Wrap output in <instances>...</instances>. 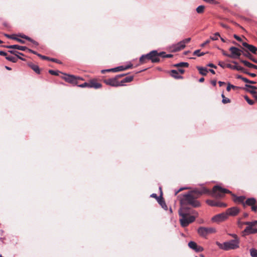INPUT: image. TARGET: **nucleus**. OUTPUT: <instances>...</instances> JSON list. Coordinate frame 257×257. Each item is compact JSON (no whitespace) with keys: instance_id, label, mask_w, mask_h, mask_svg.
<instances>
[{"instance_id":"f257e3e1","label":"nucleus","mask_w":257,"mask_h":257,"mask_svg":"<svg viewBox=\"0 0 257 257\" xmlns=\"http://www.w3.org/2000/svg\"><path fill=\"white\" fill-rule=\"evenodd\" d=\"M225 193L231 194V192L217 185L214 186L211 191L205 187L202 188L200 190L196 189L185 194L181 199V204H189L194 207H198L200 206V203L197 200V199L202 195L210 194L213 197L220 198L223 197Z\"/></svg>"},{"instance_id":"f03ea898","label":"nucleus","mask_w":257,"mask_h":257,"mask_svg":"<svg viewBox=\"0 0 257 257\" xmlns=\"http://www.w3.org/2000/svg\"><path fill=\"white\" fill-rule=\"evenodd\" d=\"M184 194L183 196H184ZM183 197H181L180 199L181 202V199ZM181 207L179 210V215L181 217L180 218V222L181 225L183 227H185L189 225V224L193 222L196 218L198 217V213L195 210L190 211L188 207H183V205L184 204H181ZM187 205H189L188 204Z\"/></svg>"},{"instance_id":"7ed1b4c3","label":"nucleus","mask_w":257,"mask_h":257,"mask_svg":"<svg viewBox=\"0 0 257 257\" xmlns=\"http://www.w3.org/2000/svg\"><path fill=\"white\" fill-rule=\"evenodd\" d=\"M160 54L156 50L151 51L149 53L142 55L140 58V63L141 64L147 63L151 61L152 63H158L160 61Z\"/></svg>"},{"instance_id":"20e7f679","label":"nucleus","mask_w":257,"mask_h":257,"mask_svg":"<svg viewBox=\"0 0 257 257\" xmlns=\"http://www.w3.org/2000/svg\"><path fill=\"white\" fill-rule=\"evenodd\" d=\"M239 241L237 240H230L229 241L224 242L223 243H221L218 241L216 242V244L219 248L224 250L238 248L239 247Z\"/></svg>"},{"instance_id":"39448f33","label":"nucleus","mask_w":257,"mask_h":257,"mask_svg":"<svg viewBox=\"0 0 257 257\" xmlns=\"http://www.w3.org/2000/svg\"><path fill=\"white\" fill-rule=\"evenodd\" d=\"M215 232V229L213 227H200L198 229V234L203 237H206L208 235Z\"/></svg>"},{"instance_id":"423d86ee","label":"nucleus","mask_w":257,"mask_h":257,"mask_svg":"<svg viewBox=\"0 0 257 257\" xmlns=\"http://www.w3.org/2000/svg\"><path fill=\"white\" fill-rule=\"evenodd\" d=\"M245 223V225H247V226L245 228V229L242 232L243 236L247 234H254L257 233V229L253 228V227L255 226L251 222L247 221Z\"/></svg>"},{"instance_id":"0eeeda50","label":"nucleus","mask_w":257,"mask_h":257,"mask_svg":"<svg viewBox=\"0 0 257 257\" xmlns=\"http://www.w3.org/2000/svg\"><path fill=\"white\" fill-rule=\"evenodd\" d=\"M119 76H115L114 78L105 79L104 82L108 85L111 86L117 87L120 86L121 84L119 83L118 81Z\"/></svg>"},{"instance_id":"6e6552de","label":"nucleus","mask_w":257,"mask_h":257,"mask_svg":"<svg viewBox=\"0 0 257 257\" xmlns=\"http://www.w3.org/2000/svg\"><path fill=\"white\" fill-rule=\"evenodd\" d=\"M231 194L233 197L232 200L235 203H240L244 208H246L247 204H245L246 198L244 196H237L232 193Z\"/></svg>"},{"instance_id":"1a4fd4ad","label":"nucleus","mask_w":257,"mask_h":257,"mask_svg":"<svg viewBox=\"0 0 257 257\" xmlns=\"http://www.w3.org/2000/svg\"><path fill=\"white\" fill-rule=\"evenodd\" d=\"M229 51L231 52V54L228 55V57L232 58H239L241 55L242 51L235 47H231L229 48Z\"/></svg>"},{"instance_id":"9d476101","label":"nucleus","mask_w":257,"mask_h":257,"mask_svg":"<svg viewBox=\"0 0 257 257\" xmlns=\"http://www.w3.org/2000/svg\"><path fill=\"white\" fill-rule=\"evenodd\" d=\"M227 218V214L225 212L215 215L212 218V221L215 222H220L226 220Z\"/></svg>"},{"instance_id":"9b49d317","label":"nucleus","mask_w":257,"mask_h":257,"mask_svg":"<svg viewBox=\"0 0 257 257\" xmlns=\"http://www.w3.org/2000/svg\"><path fill=\"white\" fill-rule=\"evenodd\" d=\"M245 204L247 206H251V210L253 212H256L257 211V204L256 201L254 198H249L245 200Z\"/></svg>"},{"instance_id":"f8f14e48","label":"nucleus","mask_w":257,"mask_h":257,"mask_svg":"<svg viewBox=\"0 0 257 257\" xmlns=\"http://www.w3.org/2000/svg\"><path fill=\"white\" fill-rule=\"evenodd\" d=\"M76 76L73 75H67L65 74L63 77V79L67 82L72 84L78 85V82H77Z\"/></svg>"},{"instance_id":"ddd939ff","label":"nucleus","mask_w":257,"mask_h":257,"mask_svg":"<svg viewBox=\"0 0 257 257\" xmlns=\"http://www.w3.org/2000/svg\"><path fill=\"white\" fill-rule=\"evenodd\" d=\"M225 212L227 214V217L228 216H235L240 212V209L237 207H232L228 208Z\"/></svg>"},{"instance_id":"4468645a","label":"nucleus","mask_w":257,"mask_h":257,"mask_svg":"<svg viewBox=\"0 0 257 257\" xmlns=\"http://www.w3.org/2000/svg\"><path fill=\"white\" fill-rule=\"evenodd\" d=\"M188 246L196 252H201L204 250L203 247L198 245L195 242L192 241L188 243Z\"/></svg>"},{"instance_id":"2eb2a0df","label":"nucleus","mask_w":257,"mask_h":257,"mask_svg":"<svg viewBox=\"0 0 257 257\" xmlns=\"http://www.w3.org/2000/svg\"><path fill=\"white\" fill-rule=\"evenodd\" d=\"M159 189L160 190V195L159 196V199L157 201L163 209H164L165 210H167L168 209V207L165 203L164 199L163 197V192L162 190V188L160 187Z\"/></svg>"},{"instance_id":"dca6fc26","label":"nucleus","mask_w":257,"mask_h":257,"mask_svg":"<svg viewBox=\"0 0 257 257\" xmlns=\"http://www.w3.org/2000/svg\"><path fill=\"white\" fill-rule=\"evenodd\" d=\"M185 47V45H184L181 41L178 43L177 44L173 45L171 47L172 52H176L180 51Z\"/></svg>"},{"instance_id":"f3484780","label":"nucleus","mask_w":257,"mask_h":257,"mask_svg":"<svg viewBox=\"0 0 257 257\" xmlns=\"http://www.w3.org/2000/svg\"><path fill=\"white\" fill-rule=\"evenodd\" d=\"M242 45L244 47L246 48L247 50H248L249 51H250L253 54H256L257 51V48H256L255 46L252 45L248 44L246 42H243Z\"/></svg>"},{"instance_id":"a211bd4d","label":"nucleus","mask_w":257,"mask_h":257,"mask_svg":"<svg viewBox=\"0 0 257 257\" xmlns=\"http://www.w3.org/2000/svg\"><path fill=\"white\" fill-rule=\"evenodd\" d=\"M90 88H94L95 89L101 87L102 85L100 83H98L96 80L92 79L89 81Z\"/></svg>"},{"instance_id":"6ab92c4d","label":"nucleus","mask_w":257,"mask_h":257,"mask_svg":"<svg viewBox=\"0 0 257 257\" xmlns=\"http://www.w3.org/2000/svg\"><path fill=\"white\" fill-rule=\"evenodd\" d=\"M5 47L9 49H16L21 51H26L28 48L26 46H19L18 45H13L5 46Z\"/></svg>"},{"instance_id":"aec40b11","label":"nucleus","mask_w":257,"mask_h":257,"mask_svg":"<svg viewBox=\"0 0 257 257\" xmlns=\"http://www.w3.org/2000/svg\"><path fill=\"white\" fill-rule=\"evenodd\" d=\"M123 70H124L123 66H118V67H115L114 68H112V69H110L102 70L101 72H102V73H104V72H106V71L107 72H118V71H123Z\"/></svg>"},{"instance_id":"412c9836","label":"nucleus","mask_w":257,"mask_h":257,"mask_svg":"<svg viewBox=\"0 0 257 257\" xmlns=\"http://www.w3.org/2000/svg\"><path fill=\"white\" fill-rule=\"evenodd\" d=\"M232 63L234 64L235 65H232L230 64H227L226 65V67L232 70H236L238 71H240V70H241V66H238L237 63L236 62L232 61Z\"/></svg>"},{"instance_id":"4be33fe9","label":"nucleus","mask_w":257,"mask_h":257,"mask_svg":"<svg viewBox=\"0 0 257 257\" xmlns=\"http://www.w3.org/2000/svg\"><path fill=\"white\" fill-rule=\"evenodd\" d=\"M171 75L175 79H182L183 77L179 74L177 70H172L171 71Z\"/></svg>"},{"instance_id":"5701e85b","label":"nucleus","mask_w":257,"mask_h":257,"mask_svg":"<svg viewBox=\"0 0 257 257\" xmlns=\"http://www.w3.org/2000/svg\"><path fill=\"white\" fill-rule=\"evenodd\" d=\"M134 79V76H130L125 77L123 79H122L120 81H119V83L121 84L120 86H123V84L124 83H128L132 81Z\"/></svg>"},{"instance_id":"b1692460","label":"nucleus","mask_w":257,"mask_h":257,"mask_svg":"<svg viewBox=\"0 0 257 257\" xmlns=\"http://www.w3.org/2000/svg\"><path fill=\"white\" fill-rule=\"evenodd\" d=\"M5 36L9 38L16 40L17 42L21 43V44H25V41L23 40L22 39H21L17 37H16L15 35H10L8 34H6Z\"/></svg>"},{"instance_id":"393cba45","label":"nucleus","mask_w":257,"mask_h":257,"mask_svg":"<svg viewBox=\"0 0 257 257\" xmlns=\"http://www.w3.org/2000/svg\"><path fill=\"white\" fill-rule=\"evenodd\" d=\"M240 62L243 63L245 66L249 67V68H252L255 69H257V66L255 65L246 60H240Z\"/></svg>"},{"instance_id":"a878e982","label":"nucleus","mask_w":257,"mask_h":257,"mask_svg":"<svg viewBox=\"0 0 257 257\" xmlns=\"http://www.w3.org/2000/svg\"><path fill=\"white\" fill-rule=\"evenodd\" d=\"M196 68L199 71V73L203 76H206L208 72V70L206 68H204L202 67L197 66Z\"/></svg>"},{"instance_id":"bb28decb","label":"nucleus","mask_w":257,"mask_h":257,"mask_svg":"<svg viewBox=\"0 0 257 257\" xmlns=\"http://www.w3.org/2000/svg\"><path fill=\"white\" fill-rule=\"evenodd\" d=\"M29 66L36 73H37L38 74H40V69L38 65L31 63V64H29Z\"/></svg>"},{"instance_id":"cd10ccee","label":"nucleus","mask_w":257,"mask_h":257,"mask_svg":"<svg viewBox=\"0 0 257 257\" xmlns=\"http://www.w3.org/2000/svg\"><path fill=\"white\" fill-rule=\"evenodd\" d=\"M243 55L248 58H249L250 60L253 61V62L257 63V59H255L249 53L246 52L244 53Z\"/></svg>"},{"instance_id":"c85d7f7f","label":"nucleus","mask_w":257,"mask_h":257,"mask_svg":"<svg viewBox=\"0 0 257 257\" xmlns=\"http://www.w3.org/2000/svg\"><path fill=\"white\" fill-rule=\"evenodd\" d=\"M175 67H188L189 64L187 62H181L174 65Z\"/></svg>"},{"instance_id":"c756f323","label":"nucleus","mask_w":257,"mask_h":257,"mask_svg":"<svg viewBox=\"0 0 257 257\" xmlns=\"http://www.w3.org/2000/svg\"><path fill=\"white\" fill-rule=\"evenodd\" d=\"M6 59L7 60H8V61H10L14 62V63H16L18 61V57H16V56H8V55L6 57Z\"/></svg>"},{"instance_id":"7c9ffc66","label":"nucleus","mask_w":257,"mask_h":257,"mask_svg":"<svg viewBox=\"0 0 257 257\" xmlns=\"http://www.w3.org/2000/svg\"><path fill=\"white\" fill-rule=\"evenodd\" d=\"M204 10H205V7L202 5L199 6L196 8V12L198 14L203 13L204 12Z\"/></svg>"},{"instance_id":"2f4dec72","label":"nucleus","mask_w":257,"mask_h":257,"mask_svg":"<svg viewBox=\"0 0 257 257\" xmlns=\"http://www.w3.org/2000/svg\"><path fill=\"white\" fill-rule=\"evenodd\" d=\"M221 97L222 98V102L223 104H226L230 102V100L229 98L226 97L223 93H222Z\"/></svg>"},{"instance_id":"473e14b6","label":"nucleus","mask_w":257,"mask_h":257,"mask_svg":"<svg viewBox=\"0 0 257 257\" xmlns=\"http://www.w3.org/2000/svg\"><path fill=\"white\" fill-rule=\"evenodd\" d=\"M232 88L234 90H236V89H238L239 87L237 86H234L233 85H232L230 83H228V85L227 86V88H226V90L229 92L230 91V89Z\"/></svg>"},{"instance_id":"72a5a7b5","label":"nucleus","mask_w":257,"mask_h":257,"mask_svg":"<svg viewBox=\"0 0 257 257\" xmlns=\"http://www.w3.org/2000/svg\"><path fill=\"white\" fill-rule=\"evenodd\" d=\"M217 202L213 200H207L206 203L210 206H217Z\"/></svg>"},{"instance_id":"f704fd0d","label":"nucleus","mask_w":257,"mask_h":257,"mask_svg":"<svg viewBox=\"0 0 257 257\" xmlns=\"http://www.w3.org/2000/svg\"><path fill=\"white\" fill-rule=\"evenodd\" d=\"M160 57L162 58H171L173 57L172 54H166L165 52H162L160 53Z\"/></svg>"},{"instance_id":"c9c22d12","label":"nucleus","mask_w":257,"mask_h":257,"mask_svg":"<svg viewBox=\"0 0 257 257\" xmlns=\"http://www.w3.org/2000/svg\"><path fill=\"white\" fill-rule=\"evenodd\" d=\"M244 98L249 105H253L254 104V101L249 99V98L247 95H245Z\"/></svg>"},{"instance_id":"e433bc0d","label":"nucleus","mask_w":257,"mask_h":257,"mask_svg":"<svg viewBox=\"0 0 257 257\" xmlns=\"http://www.w3.org/2000/svg\"><path fill=\"white\" fill-rule=\"evenodd\" d=\"M9 52H10V53L14 55L15 56H18V55H22V56H24V54L21 52H19L17 51H15V50H10L8 51Z\"/></svg>"},{"instance_id":"4c0bfd02","label":"nucleus","mask_w":257,"mask_h":257,"mask_svg":"<svg viewBox=\"0 0 257 257\" xmlns=\"http://www.w3.org/2000/svg\"><path fill=\"white\" fill-rule=\"evenodd\" d=\"M250 255L252 257H257V250L254 248H251L250 250Z\"/></svg>"},{"instance_id":"58836bf2","label":"nucleus","mask_w":257,"mask_h":257,"mask_svg":"<svg viewBox=\"0 0 257 257\" xmlns=\"http://www.w3.org/2000/svg\"><path fill=\"white\" fill-rule=\"evenodd\" d=\"M204 54H205V53L203 52H201L200 50H195L193 53L194 55H196L199 57L202 56L204 55Z\"/></svg>"},{"instance_id":"ea45409f","label":"nucleus","mask_w":257,"mask_h":257,"mask_svg":"<svg viewBox=\"0 0 257 257\" xmlns=\"http://www.w3.org/2000/svg\"><path fill=\"white\" fill-rule=\"evenodd\" d=\"M220 36V34L219 33L217 32L215 33L213 36L210 37V39H211L213 41L217 40Z\"/></svg>"},{"instance_id":"a19ab883","label":"nucleus","mask_w":257,"mask_h":257,"mask_svg":"<svg viewBox=\"0 0 257 257\" xmlns=\"http://www.w3.org/2000/svg\"><path fill=\"white\" fill-rule=\"evenodd\" d=\"M77 86L79 87H82V88H84V87L90 88L89 82H84L82 84H78V85H77Z\"/></svg>"},{"instance_id":"79ce46f5","label":"nucleus","mask_w":257,"mask_h":257,"mask_svg":"<svg viewBox=\"0 0 257 257\" xmlns=\"http://www.w3.org/2000/svg\"><path fill=\"white\" fill-rule=\"evenodd\" d=\"M246 91L247 92L250 93L252 95L253 97L254 96V95H255L256 94H257V92L255 90L246 89Z\"/></svg>"},{"instance_id":"37998d69","label":"nucleus","mask_w":257,"mask_h":257,"mask_svg":"<svg viewBox=\"0 0 257 257\" xmlns=\"http://www.w3.org/2000/svg\"><path fill=\"white\" fill-rule=\"evenodd\" d=\"M246 222L241 221V218H239L238 220L237 224L239 227L241 228L243 225H245Z\"/></svg>"},{"instance_id":"c03bdc74","label":"nucleus","mask_w":257,"mask_h":257,"mask_svg":"<svg viewBox=\"0 0 257 257\" xmlns=\"http://www.w3.org/2000/svg\"><path fill=\"white\" fill-rule=\"evenodd\" d=\"M245 86L246 87L251 89L250 90H253L256 91V90L257 89V87L255 86L250 85L249 84H245Z\"/></svg>"},{"instance_id":"a18cd8bd","label":"nucleus","mask_w":257,"mask_h":257,"mask_svg":"<svg viewBox=\"0 0 257 257\" xmlns=\"http://www.w3.org/2000/svg\"><path fill=\"white\" fill-rule=\"evenodd\" d=\"M38 56L43 60H47L50 61V58H49L48 57L42 55L41 54H38Z\"/></svg>"},{"instance_id":"49530a36","label":"nucleus","mask_w":257,"mask_h":257,"mask_svg":"<svg viewBox=\"0 0 257 257\" xmlns=\"http://www.w3.org/2000/svg\"><path fill=\"white\" fill-rule=\"evenodd\" d=\"M190 41H191V38H188L185 39L181 42L184 45H185L186 44L188 43L189 42H190Z\"/></svg>"},{"instance_id":"de8ad7c7","label":"nucleus","mask_w":257,"mask_h":257,"mask_svg":"<svg viewBox=\"0 0 257 257\" xmlns=\"http://www.w3.org/2000/svg\"><path fill=\"white\" fill-rule=\"evenodd\" d=\"M19 37H21L22 38L25 39L28 41L31 40V38L27 36H26L25 35H19Z\"/></svg>"},{"instance_id":"09e8293b","label":"nucleus","mask_w":257,"mask_h":257,"mask_svg":"<svg viewBox=\"0 0 257 257\" xmlns=\"http://www.w3.org/2000/svg\"><path fill=\"white\" fill-rule=\"evenodd\" d=\"M49 73L50 74H51V75H58V71H55L53 70H49Z\"/></svg>"},{"instance_id":"8fccbe9b","label":"nucleus","mask_w":257,"mask_h":257,"mask_svg":"<svg viewBox=\"0 0 257 257\" xmlns=\"http://www.w3.org/2000/svg\"><path fill=\"white\" fill-rule=\"evenodd\" d=\"M217 206L220 207H225L226 206V204L222 202H218Z\"/></svg>"},{"instance_id":"3c124183","label":"nucleus","mask_w":257,"mask_h":257,"mask_svg":"<svg viewBox=\"0 0 257 257\" xmlns=\"http://www.w3.org/2000/svg\"><path fill=\"white\" fill-rule=\"evenodd\" d=\"M231 236H232L233 238H234L233 240H237L238 241H239V239L237 235L235 234H229Z\"/></svg>"},{"instance_id":"603ef678","label":"nucleus","mask_w":257,"mask_h":257,"mask_svg":"<svg viewBox=\"0 0 257 257\" xmlns=\"http://www.w3.org/2000/svg\"><path fill=\"white\" fill-rule=\"evenodd\" d=\"M50 61L55 62V63H59V64L61 63V62H60V60H59L57 59H55V58H50Z\"/></svg>"},{"instance_id":"864d4df0","label":"nucleus","mask_w":257,"mask_h":257,"mask_svg":"<svg viewBox=\"0 0 257 257\" xmlns=\"http://www.w3.org/2000/svg\"><path fill=\"white\" fill-rule=\"evenodd\" d=\"M241 70H240V71H241L242 72L245 73V74H246L247 75L249 74V72H248L246 69H245L244 68L241 67Z\"/></svg>"},{"instance_id":"5fc2aeb1","label":"nucleus","mask_w":257,"mask_h":257,"mask_svg":"<svg viewBox=\"0 0 257 257\" xmlns=\"http://www.w3.org/2000/svg\"><path fill=\"white\" fill-rule=\"evenodd\" d=\"M151 197L155 198L157 201L159 199V196H158L155 193L151 194Z\"/></svg>"},{"instance_id":"6e6d98bb","label":"nucleus","mask_w":257,"mask_h":257,"mask_svg":"<svg viewBox=\"0 0 257 257\" xmlns=\"http://www.w3.org/2000/svg\"><path fill=\"white\" fill-rule=\"evenodd\" d=\"M233 37L236 40H237L238 41H239V42H241L242 41V39H241L240 37H239V36H238L237 35H233Z\"/></svg>"},{"instance_id":"4d7b16f0","label":"nucleus","mask_w":257,"mask_h":257,"mask_svg":"<svg viewBox=\"0 0 257 257\" xmlns=\"http://www.w3.org/2000/svg\"><path fill=\"white\" fill-rule=\"evenodd\" d=\"M29 41L32 42L34 45H35L36 46H38V45H39V43L33 40L32 39H31V40H29Z\"/></svg>"},{"instance_id":"13d9d810","label":"nucleus","mask_w":257,"mask_h":257,"mask_svg":"<svg viewBox=\"0 0 257 257\" xmlns=\"http://www.w3.org/2000/svg\"><path fill=\"white\" fill-rule=\"evenodd\" d=\"M27 50L28 52H31V53H33V54H34L37 55V56H38V54H38L37 52H36V51H33V50H31V49H29V48H28V49H27Z\"/></svg>"},{"instance_id":"bf43d9fd","label":"nucleus","mask_w":257,"mask_h":257,"mask_svg":"<svg viewBox=\"0 0 257 257\" xmlns=\"http://www.w3.org/2000/svg\"><path fill=\"white\" fill-rule=\"evenodd\" d=\"M132 67H133V65L132 64L127 65L126 66H123L124 70L128 69L130 68H132Z\"/></svg>"},{"instance_id":"052dcab7","label":"nucleus","mask_w":257,"mask_h":257,"mask_svg":"<svg viewBox=\"0 0 257 257\" xmlns=\"http://www.w3.org/2000/svg\"><path fill=\"white\" fill-rule=\"evenodd\" d=\"M0 55L4 56L6 57L8 56L7 53L4 51H0Z\"/></svg>"},{"instance_id":"680f3d73","label":"nucleus","mask_w":257,"mask_h":257,"mask_svg":"<svg viewBox=\"0 0 257 257\" xmlns=\"http://www.w3.org/2000/svg\"><path fill=\"white\" fill-rule=\"evenodd\" d=\"M207 66L210 67H212V68H217L216 66H215V65H214L212 63H209L207 65Z\"/></svg>"},{"instance_id":"e2e57ef3","label":"nucleus","mask_w":257,"mask_h":257,"mask_svg":"<svg viewBox=\"0 0 257 257\" xmlns=\"http://www.w3.org/2000/svg\"><path fill=\"white\" fill-rule=\"evenodd\" d=\"M210 43V40H206L204 43L201 44L202 47L205 46L206 45Z\"/></svg>"},{"instance_id":"0e129e2a","label":"nucleus","mask_w":257,"mask_h":257,"mask_svg":"<svg viewBox=\"0 0 257 257\" xmlns=\"http://www.w3.org/2000/svg\"><path fill=\"white\" fill-rule=\"evenodd\" d=\"M177 71H178L179 73H181V74H183L185 72L184 70L182 68H179Z\"/></svg>"},{"instance_id":"69168bd1","label":"nucleus","mask_w":257,"mask_h":257,"mask_svg":"<svg viewBox=\"0 0 257 257\" xmlns=\"http://www.w3.org/2000/svg\"><path fill=\"white\" fill-rule=\"evenodd\" d=\"M211 83L212 85H213L214 86H215L216 85V80H212L211 81Z\"/></svg>"},{"instance_id":"338daca9","label":"nucleus","mask_w":257,"mask_h":257,"mask_svg":"<svg viewBox=\"0 0 257 257\" xmlns=\"http://www.w3.org/2000/svg\"><path fill=\"white\" fill-rule=\"evenodd\" d=\"M242 81L247 83H249V80L245 77H244L243 79H242Z\"/></svg>"},{"instance_id":"774afa93","label":"nucleus","mask_w":257,"mask_h":257,"mask_svg":"<svg viewBox=\"0 0 257 257\" xmlns=\"http://www.w3.org/2000/svg\"><path fill=\"white\" fill-rule=\"evenodd\" d=\"M218 84L219 85V86L221 87V86H223V85H224L225 84V83L224 82L219 81Z\"/></svg>"}]
</instances>
